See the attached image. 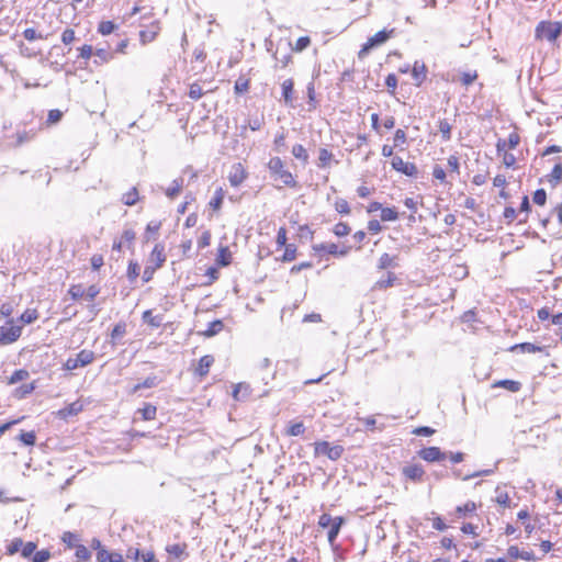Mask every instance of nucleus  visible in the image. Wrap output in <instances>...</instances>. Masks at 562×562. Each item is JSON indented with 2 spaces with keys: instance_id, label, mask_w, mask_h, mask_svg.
Wrapping results in <instances>:
<instances>
[{
  "instance_id": "4",
  "label": "nucleus",
  "mask_w": 562,
  "mask_h": 562,
  "mask_svg": "<svg viewBox=\"0 0 562 562\" xmlns=\"http://www.w3.org/2000/svg\"><path fill=\"white\" fill-rule=\"evenodd\" d=\"M314 452L316 456L324 454L329 460L336 461L344 453V447L340 445H331L328 441H317L314 443Z\"/></svg>"
},
{
  "instance_id": "64",
  "label": "nucleus",
  "mask_w": 562,
  "mask_h": 562,
  "mask_svg": "<svg viewBox=\"0 0 562 562\" xmlns=\"http://www.w3.org/2000/svg\"><path fill=\"white\" fill-rule=\"evenodd\" d=\"M520 142V137L517 133L513 132L509 134L508 139L506 140L508 149H514L518 146Z\"/></svg>"
},
{
  "instance_id": "3",
  "label": "nucleus",
  "mask_w": 562,
  "mask_h": 562,
  "mask_svg": "<svg viewBox=\"0 0 562 562\" xmlns=\"http://www.w3.org/2000/svg\"><path fill=\"white\" fill-rule=\"evenodd\" d=\"M95 356L92 350L83 349L76 355V357H70L64 363V369L67 371H72L78 368L86 367L90 364L94 360Z\"/></svg>"
},
{
  "instance_id": "26",
  "label": "nucleus",
  "mask_w": 562,
  "mask_h": 562,
  "mask_svg": "<svg viewBox=\"0 0 562 562\" xmlns=\"http://www.w3.org/2000/svg\"><path fill=\"white\" fill-rule=\"evenodd\" d=\"M144 420H153L156 417L157 408L151 404H145L143 408L137 411Z\"/></svg>"
},
{
  "instance_id": "48",
  "label": "nucleus",
  "mask_w": 562,
  "mask_h": 562,
  "mask_svg": "<svg viewBox=\"0 0 562 562\" xmlns=\"http://www.w3.org/2000/svg\"><path fill=\"white\" fill-rule=\"evenodd\" d=\"M69 295L72 300H79L82 299L85 295V289L81 284H74L68 290Z\"/></svg>"
},
{
  "instance_id": "23",
  "label": "nucleus",
  "mask_w": 562,
  "mask_h": 562,
  "mask_svg": "<svg viewBox=\"0 0 562 562\" xmlns=\"http://www.w3.org/2000/svg\"><path fill=\"white\" fill-rule=\"evenodd\" d=\"M293 87L294 82L292 79H286L282 82V95L286 104H291L293 101Z\"/></svg>"
},
{
  "instance_id": "21",
  "label": "nucleus",
  "mask_w": 562,
  "mask_h": 562,
  "mask_svg": "<svg viewBox=\"0 0 562 562\" xmlns=\"http://www.w3.org/2000/svg\"><path fill=\"white\" fill-rule=\"evenodd\" d=\"M76 562H88L91 559V552L83 544H75Z\"/></svg>"
},
{
  "instance_id": "30",
  "label": "nucleus",
  "mask_w": 562,
  "mask_h": 562,
  "mask_svg": "<svg viewBox=\"0 0 562 562\" xmlns=\"http://www.w3.org/2000/svg\"><path fill=\"white\" fill-rule=\"evenodd\" d=\"M398 213L395 207H383L381 211V220L384 222L396 221Z\"/></svg>"
},
{
  "instance_id": "43",
  "label": "nucleus",
  "mask_w": 562,
  "mask_h": 562,
  "mask_svg": "<svg viewBox=\"0 0 562 562\" xmlns=\"http://www.w3.org/2000/svg\"><path fill=\"white\" fill-rule=\"evenodd\" d=\"M61 540L68 547V548H75V544H78V537L77 535L70 532V531H66L63 533V537H61Z\"/></svg>"
},
{
  "instance_id": "7",
  "label": "nucleus",
  "mask_w": 562,
  "mask_h": 562,
  "mask_svg": "<svg viewBox=\"0 0 562 562\" xmlns=\"http://www.w3.org/2000/svg\"><path fill=\"white\" fill-rule=\"evenodd\" d=\"M391 165L393 169L408 177H416L418 173L417 167L414 164L404 161L400 156H393Z\"/></svg>"
},
{
  "instance_id": "13",
  "label": "nucleus",
  "mask_w": 562,
  "mask_h": 562,
  "mask_svg": "<svg viewBox=\"0 0 562 562\" xmlns=\"http://www.w3.org/2000/svg\"><path fill=\"white\" fill-rule=\"evenodd\" d=\"M97 562H124L123 555L116 551L109 552L106 549H100L97 552Z\"/></svg>"
},
{
  "instance_id": "33",
  "label": "nucleus",
  "mask_w": 562,
  "mask_h": 562,
  "mask_svg": "<svg viewBox=\"0 0 562 562\" xmlns=\"http://www.w3.org/2000/svg\"><path fill=\"white\" fill-rule=\"evenodd\" d=\"M292 155L296 158V159H300L302 160L303 162H307L308 160V155H307V151L306 149L304 148L303 145L301 144H296L293 146L292 148Z\"/></svg>"
},
{
  "instance_id": "12",
  "label": "nucleus",
  "mask_w": 562,
  "mask_h": 562,
  "mask_svg": "<svg viewBox=\"0 0 562 562\" xmlns=\"http://www.w3.org/2000/svg\"><path fill=\"white\" fill-rule=\"evenodd\" d=\"M214 363V357L211 355L203 356L198 363V367L194 370V373L200 378H204L207 375L210 368Z\"/></svg>"
},
{
  "instance_id": "27",
  "label": "nucleus",
  "mask_w": 562,
  "mask_h": 562,
  "mask_svg": "<svg viewBox=\"0 0 562 562\" xmlns=\"http://www.w3.org/2000/svg\"><path fill=\"white\" fill-rule=\"evenodd\" d=\"M396 277L393 272H387L386 279H380L375 282L374 289L385 290L394 284Z\"/></svg>"
},
{
  "instance_id": "19",
  "label": "nucleus",
  "mask_w": 562,
  "mask_h": 562,
  "mask_svg": "<svg viewBox=\"0 0 562 562\" xmlns=\"http://www.w3.org/2000/svg\"><path fill=\"white\" fill-rule=\"evenodd\" d=\"M313 250L317 254L327 252L336 256L338 254V246L334 243H321L313 245Z\"/></svg>"
},
{
  "instance_id": "52",
  "label": "nucleus",
  "mask_w": 562,
  "mask_h": 562,
  "mask_svg": "<svg viewBox=\"0 0 562 562\" xmlns=\"http://www.w3.org/2000/svg\"><path fill=\"white\" fill-rule=\"evenodd\" d=\"M36 436L34 431H22L20 440L26 446H33L35 443Z\"/></svg>"
},
{
  "instance_id": "54",
  "label": "nucleus",
  "mask_w": 562,
  "mask_h": 562,
  "mask_svg": "<svg viewBox=\"0 0 562 562\" xmlns=\"http://www.w3.org/2000/svg\"><path fill=\"white\" fill-rule=\"evenodd\" d=\"M203 90L199 83H192L189 90V97L192 100H199L203 95Z\"/></svg>"
},
{
  "instance_id": "1",
  "label": "nucleus",
  "mask_w": 562,
  "mask_h": 562,
  "mask_svg": "<svg viewBox=\"0 0 562 562\" xmlns=\"http://www.w3.org/2000/svg\"><path fill=\"white\" fill-rule=\"evenodd\" d=\"M268 169L273 180L280 181L283 186L294 188L296 181L292 173L285 169L284 162L280 157H272L268 162Z\"/></svg>"
},
{
  "instance_id": "51",
  "label": "nucleus",
  "mask_w": 562,
  "mask_h": 562,
  "mask_svg": "<svg viewBox=\"0 0 562 562\" xmlns=\"http://www.w3.org/2000/svg\"><path fill=\"white\" fill-rule=\"evenodd\" d=\"M50 558V552L46 549L34 552L32 557L33 562H47Z\"/></svg>"
},
{
  "instance_id": "28",
  "label": "nucleus",
  "mask_w": 562,
  "mask_h": 562,
  "mask_svg": "<svg viewBox=\"0 0 562 562\" xmlns=\"http://www.w3.org/2000/svg\"><path fill=\"white\" fill-rule=\"evenodd\" d=\"M223 322L220 319L213 321L209 324L207 328L204 331L206 337H213L218 334L223 329Z\"/></svg>"
},
{
  "instance_id": "62",
  "label": "nucleus",
  "mask_w": 562,
  "mask_h": 562,
  "mask_svg": "<svg viewBox=\"0 0 562 562\" xmlns=\"http://www.w3.org/2000/svg\"><path fill=\"white\" fill-rule=\"evenodd\" d=\"M496 493H497V496H496V503L499 504V505H503V506H509V496L506 492H503V491H499L498 488L496 490Z\"/></svg>"
},
{
  "instance_id": "20",
  "label": "nucleus",
  "mask_w": 562,
  "mask_h": 562,
  "mask_svg": "<svg viewBox=\"0 0 562 562\" xmlns=\"http://www.w3.org/2000/svg\"><path fill=\"white\" fill-rule=\"evenodd\" d=\"M543 347L541 346H537L535 344H531V342H522V344H518V345H515L512 347V351H521V352H528V353H536V352H541L543 351Z\"/></svg>"
},
{
  "instance_id": "45",
  "label": "nucleus",
  "mask_w": 562,
  "mask_h": 562,
  "mask_svg": "<svg viewBox=\"0 0 562 562\" xmlns=\"http://www.w3.org/2000/svg\"><path fill=\"white\" fill-rule=\"evenodd\" d=\"M311 45V38L308 36L300 37L292 49L296 53H301Z\"/></svg>"
},
{
  "instance_id": "16",
  "label": "nucleus",
  "mask_w": 562,
  "mask_h": 562,
  "mask_svg": "<svg viewBox=\"0 0 562 562\" xmlns=\"http://www.w3.org/2000/svg\"><path fill=\"white\" fill-rule=\"evenodd\" d=\"M397 256H391L386 252L381 255L378 261V269L379 270H385L389 268H395L397 267Z\"/></svg>"
},
{
  "instance_id": "53",
  "label": "nucleus",
  "mask_w": 562,
  "mask_h": 562,
  "mask_svg": "<svg viewBox=\"0 0 562 562\" xmlns=\"http://www.w3.org/2000/svg\"><path fill=\"white\" fill-rule=\"evenodd\" d=\"M448 167L451 173H460L459 158L456 155H451L448 158Z\"/></svg>"
},
{
  "instance_id": "2",
  "label": "nucleus",
  "mask_w": 562,
  "mask_h": 562,
  "mask_svg": "<svg viewBox=\"0 0 562 562\" xmlns=\"http://www.w3.org/2000/svg\"><path fill=\"white\" fill-rule=\"evenodd\" d=\"M562 34V22L541 21L535 30V37L539 41L554 43Z\"/></svg>"
},
{
  "instance_id": "37",
  "label": "nucleus",
  "mask_w": 562,
  "mask_h": 562,
  "mask_svg": "<svg viewBox=\"0 0 562 562\" xmlns=\"http://www.w3.org/2000/svg\"><path fill=\"white\" fill-rule=\"evenodd\" d=\"M125 333H126V324L123 322H120L113 327V329L111 331V338L114 341L116 339L122 338L125 335Z\"/></svg>"
},
{
  "instance_id": "42",
  "label": "nucleus",
  "mask_w": 562,
  "mask_h": 562,
  "mask_svg": "<svg viewBox=\"0 0 562 562\" xmlns=\"http://www.w3.org/2000/svg\"><path fill=\"white\" fill-rule=\"evenodd\" d=\"M249 387L246 384L239 383L234 387L233 397L239 401L241 397L248 395Z\"/></svg>"
},
{
  "instance_id": "56",
  "label": "nucleus",
  "mask_w": 562,
  "mask_h": 562,
  "mask_svg": "<svg viewBox=\"0 0 562 562\" xmlns=\"http://www.w3.org/2000/svg\"><path fill=\"white\" fill-rule=\"evenodd\" d=\"M115 29V24L112 21H103L99 25V32L103 35L111 34Z\"/></svg>"
},
{
  "instance_id": "60",
  "label": "nucleus",
  "mask_w": 562,
  "mask_h": 562,
  "mask_svg": "<svg viewBox=\"0 0 562 562\" xmlns=\"http://www.w3.org/2000/svg\"><path fill=\"white\" fill-rule=\"evenodd\" d=\"M432 176L435 179L439 180L440 182H446L447 180V173L445 169L438 165H436L432 169Z\"/></svg>"
},
{
  "instance_id": "35",
  "label": "nucleus",
  "mask_w": 562,
  "mask_h": 562,
  "mask_svg": "<svg viewBox=\"0 0 562 562\" xmlns=\"http://www.w3.org/2000/svg\"><path fill=\"white\" fill-rule=\"evenodd\" d=\"M23 546V540L21 538H14L8 546H7V554L13 555L18 552H21Z\"/></svg>"
},
{
  "instance_id": "46",
  "label": "nucleus",
  "mask_w": 562,
  "mask_h": 562,
  "mask_svg": "<svg viewBox=\"0 0 562 562\" xmlns=\"http://www.w3.org/2000/svg\"><path fill=\"white\" fill-rule=\"evenodd\" d=\"M413 77L418 82H422L426 78V67L424 64H422V65H418L417 63L415 64V66L413 68Z\"/></svg>"
},
{
  "instance_id": "47",
  "label": "nucleus",
  "mask_w": 562,
  "mask_h": 562,
  "mask_svg": "<svg viewBox=\"0 0 562 562\" xmlns=\"http://www.w3.org/2000/svg\"><path fill=\"white\" fill-rule=\"evenodd\" d=\"M477 78L476 71H465L461 74L460 81L463 86L468 87L473 83Z\"/></svg>"
},
{
  "instance_id": "15",
  "label": "nucleus",
  "mask_w": 562,
  "mask_h": 562,
  "mask_svg": "<svg viewBox=\"0 0 562 562\" xmlns=\"http://www.w3.org/2000/svg\"><path fill=\"white\" fill-rule=\"evenodd\" d=\"M165 260L164 246L157 244L150 254V261L155 263L154 269L160 268Z\"/></svg>"
},
{
  "instance_id": "39",
  "label": "nucleus",
  "mask_w": 562,
  "mask_h": 562,
  "mask_svg": "<svg viewBox=\"0 0 562 562\" xmlns=\"http://www.w3.org/2000/svg\"><path fill=\"white\" fill-rule=\"evenodd\" d=\"M333 159V154L331 151H329L328 149L326 148H321L319 149V155H318V166L319 167H326L327 164Z\"/></svg>"
},
{
  "instance_id": "36",
  "label": "nucleus",
  "mask_w": 562,
  "mask_h": 562,
  "mask_svg": "<svg viewBox=\"0 0 562 562\" xmlns=\"http://www.w3.org/2000/svg\"><path fill=\"white\" fill-rule=\"evenodd\" d=\"M38 318V313L34 308H27L20 317L21 322L24 324H31Z\"/></svg>"
},
{
  "instance_id": "5",
  "label": "nucleus",
  "mask_w": 562,
  "mask_h": 562,
  "mask_svg": "<svg viewBox=\"0 0 562 562\" xmlns=\"http://www.w3.org/2000/svg\"><path fill=\"white\" fill-rule=\"evenodd\" d=\"M22 334V326L14 325V321L10 319L5 325L0 326V344H12L16 341Z\"/></svg>"
},
{
  "instance_id": "58",
  "label": "nucleus",
  "mask_w": 562,
  "mask_h": 562,
  "mask_svg": "<svg viewBox=\"0 0 562 562\" xmlns=\"http://www.w3.org/2000/svg\"><path fill=\"white\" fill-rule=\"evenodd\" d=\"M80 411H81V405L79 404V402H74L69 406H67L65 409H63L60 413L64 416H69V415H76Z\"/></svg>"
},
{
  "instance_id": "59",
  "label": "nucleus",
  "mask_w": 562,
  "mask_h": 562,
  "mask_svg": "<svg viewBox=\"0 0 562 562\" xmlns=\"http://www.w3.org/2000/svg\"><path fill=\"white\" fill-rule=\"evenodd\" d=\"M533 202L538 205H544L546 204V201H547V193L543 189H538L535 193H533Z\"/></svg>"
},
{
  "instance_id": "41",
  "label": "nucleus",
  "mask_w": 562,
  "mask_h": 562,
  "mask_svg": "<svg viewBox=\"0 0 562 562\" xmlns=\"http://www.w3.org/2000/svg\"><path fill=\"white\" fill-rule=\"evenodd\" d=\"M476 509V505L474 502H467L463 506H458L456 508V513L458 515V517H462L464 516L467 513H472Z\"/></svg>"
},
{
  "instance_id": "32",
  "label": "nucleus",
  "mask_w": 562,
  "mask_h": 562,
  "mask_svg": "<svg viewBox=\"0 0 562 562\" xmlns=\"http://www.w3.org/2000/svg\"><path fill=\"white\" fill-rule=\"evenodd\" d=\"M158 379L157 376H148L146 378L142 383H138L134 386V392H137L140 389H150L158 385Z\"/></svg>"
},
{
  "instance_id": "10",
  "label": "nucleus",
  "mask_w": 562,
  "mask_h": 562,
  "mask_svg": "<svg viewBox=\"0 0 562 562\" xmlns=\"http://www.w3.org/2000/svg\"><path fill=\"white\" fill-rule=\"evenodd\" d=\"M403 475L413 482H422L425 470L420 464H408L402 469Z\"/></svg>"
},
{
  "instance_id": "57",
  "label": "nucleus",
  "mask_w": 562,
  "mask_h": 562,
  "mask_svg": "<svg viewBox=\"0 0 562 562\" xmlns=\"http://www.w3.org/2000/svg\"><path fill=\"white\" fill-rule=\"evenodd\" d=\"M335 209L338 213L340 214H349L350 213V207H349V204L346 200L344 199H338L336 202H335Z\"/></svg>"
},
{
  "instance_id": "25",
  "label": "nucleus",
  "mask_w": 562,
  "mask_h": 562,
  "mask_svg": "<svg viewBox=\"0 0 562 562\" xmlns=\"http://www.w3.org/2000/svg\"><path fill=\"white\" fill-rule=\"evenodd\" d=\"M139 200L138 190L136 187L132 188L128 192L122 195V202L127 206H133Z\"/></svg>"
},
{
  "instance_id": "31",
  "label": "nucleus",
  "mask_w": 562,
  "mask_h": 562,
  "mask_svg": "<svg viewBox=\"0 0 562 562\" xmlns=\"http://www.w3.org/2000/svg\"><path fill=\"white\" fill-rule=\"evenodd\" d=\"M224 195H225V193H224L223 189L222 188L217 189L215 191L214 196L210 201V206L213 210H220L222 206L223 200H224Z\"/></svg>"
},
{
  "instance_id": "9",
  "label": "nucleus",
  "mask_w": 562,
  "mask_h": 562,
  "mask_svg": "<svg viewBox=\"0 0 562 562\" xmlns=\"http://www.w3.org/2000/svg\"><path fill=\"white\" fill-rule=\"evenodd\" d=\"M418 456L427 462H437L446 459L447 453L438 447H428L418 451Z\"/></svg>"
},
{
  "instance_id": "17",
  "label": "nucleus",
  "mask_w": 562,
  "mask_h": 562,
  "mask_svg": "<svg viewBox=\"0 0 562 562\" xmlns=\"http://www.w3.org/2000/svg\"><path fill=\"white\" fill-rule=\"evenodd\" d=\"M342 524V517H335V521L329 526L327 539L330 544H334V542L336 541Z\"/></svg>"
},
{
  "instance_id": "6",
  "label": "nucleus",
  "mask_w": 562,
  "mask_h": 562,
  "mask_svg": "<svg viewBox=\"0 0 562 562\" xmlns=\"http://www.w3.org/2000/svg\"><path fill=\"white\" fill-rule=\"evenodd\" d=\"M391 33H392V31L391 32L380 31V32L375 33L373 36H371L368 40V42L360 49L359 57L360 58L364 57L371 48L384 44L390 38Z\"/></svg>"
},
{
  "instance_id": "61",
  "label": "nucleus",
  "mask_w": 562,
  "mask_h": 562,
  "mask_svg": "<svg viewBox=\"0 0 562 562\" xmlns=\"http://www.w3.org/2000/svg\"><path fill=\"white\" fill-rule=\"evenodd\" d=\"M335 521V517H331L329 514H323L319 516L318 526L322 528H329V526Z\"/></svg>"
},
{
  "instance_id": "14",
  "label": "nucleus",
  "mask_w": 562,
  "mask_h": 562,
  "mask_svg": "<svg viewBox=\"0 0 562 562\" xmlns=\"http://www.w3.org/2000/svg\"><path fill=\"white\" fill-rule=\"evenodd\" d=\"M186 550H187L186 543H173V544H168L166 547L167 553L176 560H181L182 557H187L188 553L186 552Z\"/></svg>"
},
{
  "instance_id": "63",
  "label": "nucleus",
  "mask_w": 562,
  "mask_h": 562,
  "mask_svg": "<svg viewBox=\"0 0 562 562\" xmlns=\"http://www.w3.org/2000/svg\"><path fill=\"white\" fill-rule=\"evenodd\" d=\"M100 293V288L98 285H90L87 290H85V295L89 301H92Z\"/></svg>"
},
{
  "instance_id": "24",
  "label": "nucleus",
  "mask_w": 562,
  "mask_h": 562,
  "mask_svg": "<svg viewBox=\"0 0 562 562\" xmlns=\"http://www.w3.org/2000/svg\"><path fill=\"white\" fill-rule=\"evenodd\" d=\"M305 431L304 424L302 422H290L285 435L291 437H296L303 435Z\"/></svg>"
},
{
  "instance_id": "34",
  "label": "nucleus",
  "mask_w": 562,
  "mask_h": 562,
  "mask_svg": "<svg viewBox=\"0 0 562 562\" xmlns=\"http://www.w3.org/2000/svg\"><path fill=\"white\" fill-rule=\"evenodd\" d=\"M451 128L452 127L447 120H442L439 122V132L445 142L451 139Z\"/></svg>"
},
{
  "instance_id": "55",
  "label": "nucleus",
  "mask_w": 562,
  "mask_h": 562,
  "mask_svg": "<svg viewBox=\"0 0 562 562\" xmlns=\"http://www.w3.org/2000/svg\"><path fill=\"white\" fill-rule=\"evenodd\" d=\"M296 256V247L293 244H289L285 246V250L283 254V261H292Z\"/></svg>"
},
{
  "instance_id": "40",
  "label": "nucleus",
  "mask_w": 562,
  "mask_h": 562,
  "mask_svg": "<svg viewBox=\"0 0 562 562\" xmlns=\"http://www.w3.org/2000/svg\"><path fill=\"white\" fill-rule=\"evenodd\" d=\"M36 549V544L32 541L23 542L22 549H21V555L26 559H32L34 555Z\"/></svg>"
},
{
  "instance_id": "38",
  "label": "nucleus",
  "mask_w": 562,
  "mask_h": 562,
  "mask_svg": "<svg viewBox=\"0 0 562 562\" xmlns=\"http://www.w3.org/2000/svg\"><path fill=\"white\" fill-rule=\"evenodd\" d=\"M143 321L153 327H159L162 319L159 316H153L151 311H145L143 313Z\"/></svg>"
},
{
  "instance_id": "29",
  "label": "nucleus",
  "mask_w": 562,
  "mask_h": 562,
  "mask_svg": "<svg viewBox=\"0 0 562 562\" xmlns=\"http://www.w3.org/2000/svg\"><path fill=\"white\" fill-rule=\"evenodd\" d=\"M549 181L552 182V183H559L560 181H562V162H561V158H559V162L555 164V166L553 167L551 173L549 175Z\"/></svg>"
},
{
  "instance_id": "50",
  "label": "nucleus",
  "mask_w": 562,
  "mask_h": 562,
  "mask_svg": "<svg viewBox=\"0 0 562 562\" xmlns=\"http://www.w3.org/2000/svg\"><path fill=\"white\" fill-rule=\"evenodd\" d=\"M497 385L503 386L510 392H518L520 390V383L513 380H502Z\"/></svg>"
},
{
  "instance_id": "22",
  "label": "nucleus",
  "mask_w": 562,
  "mask_h": 562,
  "mask_svg": "<svg viewBox=\"0 0 562 562\" xmlns=\"http://www.w3.org/2000/svg\"><path fill=\"white\" fill-rule=\"evenodd\" d=\"M183 187V178L175 179L171 183V186L165 190L166 195L169 199H175L179 195Z\"/></svg>"
},
{
  "instance_id": "18",
  "label": "nucleus",
  "mask_w": 562,
  "mask_h": 562,
  "mask_svg": "<svg viewBox=\"0 0 562 562\" xmlns=\"http://www.w3.org/2000/svg\"><path fill=\"white\" fill-rule=\"evenodd\" d=\"M232 254L227 246L220 245L218 247V254L216 257V262L222 266L226 267L231 263Z\"/></svg>"
},
{
  "instance_id": "49",
  "label": "nucleus",
  "mask_w": 562,
  "mask_h": 562,
  "mask_svg": "<svg viewBox=\"0 0 562 562\" xmlns=\"http://www.w3.org/2000/svg\"><path fill=\"white\" fill-rule=\"evenodd\" d=\"M29 378V372L26 370L20 369L13 372V374L9 379L10 384H15L20 381H23Z\"/></svg>"
},
{
  "instance_id": "44",
  "label": "nucleus",
  "mask_w": 562,
  "mask_h": 562,
  "mask_svg": "<svg viewBox=\"0 0 562 562\" xmlns=\"http://www.w3.org/2000/svg\"><path fill=\"white\" fill-rule=\"evenodd\" d=\"M333 233L338 237H344L350 233V227L347 223L339 222L334 226Z\"/></svg>"
},
{
  "instance_id": "11",
  "label": "nucleus",
  "mask_w": 562,
  "mask_h": 562,
  "mask_svg": "<svg viewBox=\"0 0 562 562\" xmlns=\"http://www.w3.org/2000/svg\"><path fill=\"white\" fill-rule=\"evenodd\" d=\"M160 32L159 22H153L146 30H142L139 32V41L143 45L151 43L156 40L157 35Z\"/></svg>"
},
{
  "instance_id": "8",
  "label": "nucleus",
  "mask_w": 562,
  "mask_h": 562,
  "mask_svg": "<svg viewBox=\"0 0 562 562\" xmlns=\"http://www.w3.org/2000/svg\"><path fill=\"white\" fill-rule=\"evenodd\" d=\"M247 178V172L240 162L234 164L228 173V181L232 187H239Z\"/></svg>"
}]
</instances>
